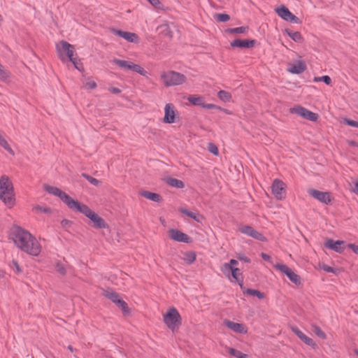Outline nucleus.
Returning a JSON list of instances; mask_svg holds the SVG:
<instances>
[{"label":"nucleus","mask_w":358,"mask_h":358,"mask_svg":"<svg viewBox=\"0 0 358 358\" xmlns=\"http://www.w3.org/2000/svg\"><path fill=\"white\" fill-rule=\"evenodd\" d=\"M56 51L60 60L63 62L66 59H72L76 56V49L74 45L65 41H61L56 44Z\"/></svg>","instance_id":"0eeeda50"},{"label":"nucleus","mask_w":358,"mask_h":358,"mask_svg":"<svg viewBox=\"0 0 358 358\" xmlns=\"http://www.w3.org/2000/svg\"><path fill=\"white\" fill-rule=\"evenodd\" d=\"M239 231L243 234L250 236L262 242H266V238L260 232L255 230L253 227L248 225H243L239 227Z\"/></svg>","instance_id":"2eb2a0df"},{"label":"nucleus","mask_w":358,"mask_h":358,"mask_svg":"<svg viewBox=\"0 0 358 358\" xmlns=\"http://www.w3.org/2000/svg\"><path fill=\"white\" fill-rule=\"evenodd\" d=\"M325 248L335 251L338 253H342L345 248V241H334L333 239L328 238L324 243Z\"/></svg>","instance_id":"f3484780"},{"label":"nucleus","mask_w":358,"mask_h":358,"mask_svg":"<svg viewBox=\"0 0 358 358\" xmlns=\"http://www.w3.org/2000/svg\"><path fill=\"white\" fill-rule=\"evenodd\" d=\"M61 224L64 227H70L71 225V222L69 220L64 219L61 222Z\"/></svg>","instance_id":"bf43d9fd"},{"label":"nucleus","mask_w":358,"mask_h":358,"mask_svg":"<svg viewBox=\"0 0 358 358\" xmlns=\"http://www.w3.org/2000/svg\"><path fill=\"white\" fill-rule=\"evenodd\" d=\"M141 196L156 203H161L163 201L162 196L157 193L143 190L140 192Z\"/></svg>","instance_id":"a878e982"},{"label":"nucleus","mask_w":358,"mask_h":358,"mask_svg":"<svg viewBox=\"0 0 358 358\" xmlns=\"http://www.w3.org/2000/svg\"><path fill=\"white\" fill-rule=\"evenodd\" d=\"M225 326L235 333L245 334L248 333V328L242 323L234 322L229 320L224 322Z\"/></svg>","instance_id":"6ab92c4d"},{"label":"nucleus","mask_w":358,"mask_h":358,"mask_svg":"<svg viewBox=\"0 0 358 358\" xmlns=\"http://www.w3.org/2000/svg\"><path fill=\"white\" fill-rule=\"evenodd\" d=\"M175 27L176 26L173 23L169 24L168 22H164L157 27V30L160 34L165 37L171 38L173 37L172 27Z\"/></svg>","instance_id":"4be33fe9"},{"label":"nucleus","mask_w":358,"mask_h":358,"mask_svg":"<svg viewBox=\"0 0 358 358\" xmlns=\"http://www.w3.org/2000/svg\"><path fill=\"white\" fill-rule=\"evenodd\" d=\"M231 272L229 278H227V279L231 282H237L241 288H243V279L240 269L236 266Z\"/></svg>","instance_id":"b1692460"},{"label":"nucleus","mask_w":358,"mask_h":358,"mask_svg":"<svg viewBox=\"0 0 358 358\" xmlns=\"http://www.w3.org/2000/svg\"><path fill=\"white\" fill-rule=\"evenodd\" d=\"M217 97L224 103L231 102L232 100V95L230 92L225 90H220L217 93Z\"/></svg>","instance_id":"473e14b6"},{"label":"nucleus","mask_w":358,"mask_h":358,"mask_svg":"<svg viewBox=\"0 0 358 358\" xmlns=\"http://www.w3.org/2000/svg\"><path fill=\"white\" fill-rule=\"evenodd\" d=\"M348 247L350 248L355 254L358 255V245L350 243L348 245Z\"/></svg>","instance_id":"6e6d98bb"},{"label":"nucleus","mask_w":358,"mask_h":358,"mask_svg":"<svg viewBox=\"0 0 358 358\" xmlns=\"http://www.w3.org/2000/svg\"><path fill=\"white\" fill-rule=\"evenodd\" d=\"M248 30V27H240L236 28L228 29L226 30L227 33L230 34H244Z\"/></svg>","instance_id":"ea45409f"},{"label":"nucleus","mask_w":358,"mask_h":358,"mask_svg":"<svg viewBox=\"0 0 358 358\" xmlns=\"http://www.w3.org/2000/svg\"><path fill=\"white\" fill-rule=\"evenodd\" d=\"M306 62L302 59L301 57H299V59L289 62L287 66V71L292 74H300L306 70Z\"/></svg>","instance_id":"4468645a"},{"label":"nucleus","mask_w":358,"mask_h":358,"mask_svg":"<svg viewBox=\"0 0 358 358\" xmlns=\"http://www.w3.org/2000/svg\"><path fill=\"white\" fill-rule=\"evenodd\" d=\"M160 80L166 87L182 85L187 82L184 74L173 70L162 71Z\"/></svg>","instance_id":"39448f33"},{"label":"nucleus","mask_w":358,"mask_h":358,"mask_svg":"<svg viewBox=\"0 0 358 358\" xmlns=\"http://www.w3.org/2000/svg\"><path fill=\"white\" fill-rule=\"evenodd\" d=\"M273 267L280 272L281 273L284 274L285 275H288V274L290 273V271H292V269L289 267L287 265L278 262L273 265Z\"/></svg>","instance_id":"c756f323"},{"label":"nucleus","mask_w":358,"mask_h":358,"mask_svg":"<svg viewBox=\"0 0 358 358\" xmlns=\"http://www.w3.org/2000/svg\"><path fill=\"white\" fill-rule=\"evenodd\" d=\"M180 211L182 213H183V214L186 215L187 216H189V213H190V211H189L188 210L185 209V208H181V209L180 210Z\"/></svg>","instance_id":"0e129e2a"},{"label":"nucleus","mask_w":358,"mask_h":358,"mask_svg":"<svg viewBox=\"0 0 358 358\" xmlns=\"http://www.w3.org/2000/svg\"><path fill=\"white\" fill-rule=\"evenodd\" d=\"M67 348H68V350H69L70 352H73V350H73V348L71 345H69Z\"/></svg>","instance_id":"338daca9"},{"label":"nucleus","mask_w":358,"mask_h":358,"mask_svg":"<svg viewBox=\"0 0 358 358\" xmlns=\"http://www.w3.org/2000/svg\"><path fill=\"white\" fill-rule=\"evenodd\" d=\"M82 176L84 178H85L90 183H91L92 185H93L95 187L99 186V185L101 183V182L99 180H97L96 178H95L91 176H89L87 173H83Z\"/></svg>","instance_id":"a19ab883"},{"label":"nucleus","mask_w":358,"mask_h":358,"mask_svg":"<svg viewBox=\"0 0 358 358\" xmlns=\"http://www.w3.org/2000/svg\"><path fill=\"white\" fill-rule=\"evenodd\" d=\"M292 331L305 344H306L308 346L312 347L313 348H316L317 345H316L315 342L311 338L308 337L303 332H302L298 327H292Z\"/></svg>","instance_id":"aec40b11"},{"label":"nucleus","mask_w":358,"mask_h":358,"mask_svg":"<svg viewBox=\"0 0 358 358\" xmlns=\"http://www.w3.org/2000/svg\"><path fill=\"white\" fill-rule=\"evenodd\" d=\"M203 108H207V109H219L220 110L224 111L227 114H231V113L228 110L222 109L220 107H219V106H216L215 104H212V103H203Z\"/></svg>","instance_id":"79ce46f5"},{"label":"nucleus","mask_w":358,"mask_h":358,"mask_svg":"<svg viewBox=\"0 0 358 358\" xmlns=\"http://www.w3.org/2000/svg\"><path fill=\"white\" fill-rule=\"evenodd\" d=\"M203 97L201 96H190L187 98L189 102L194 106H200L203 107Z\"/></svg>","instance_id":"e433bc0d"},{"label":"nucleus","mask_w":358,"mask_h":358,"mask_svg":"<svg viewBox=\"0 0 358 358\" xmlns=\"http://www.w3.org/2000/svg\"><path fill=\"white\" fill-rule=\"evenodd\" d=\"M32 210L36 213H43L47 215H50L52 212V209L50 207L41 205H36L33 206Z\"/></svg>","instance_id":"58836bf2"},{"label":"nucleus","mask_w":358,"mask_h":358,"mask_svg":"<svg viewBox=\"0 0 358 358\" xmlns=\"http://www.w3.org/2000/svg\"><path fill=\"white\" fill-rule=\"evenodd\" d=\"M169 237L177 242L189 243L191 242V238L186 234L176 229H170L169 230Z\"/></svg>","instance_id":"dca6fc26"},{"label":"nucleus","mask_w":358,"mask_h":358,"mask_svg":"<svg viewBox=\"0 0 358 358\" xmlns=\"http://www.w3.org/2000/svg\"><path fill=\"white\" fill-rule=\"evenodd\" d=\"M319 267L320 269H322L323 271H324L326 272L336 273V269H334V268H332L324 263L320 264Z\"/></svg>","instance_id":"09e8293b"},{"label":"nucleus","mask_w":358,"mask_h":358,"mask_svg":"<svg viewBox=\"0 0 358 358\" xmlns=\"http://www.w3.org/2000/svg\"><path fill=\"white\" fill-rule=\"evenodd\" d=\"M113 63L122 69L132 71L143 76H147L148 72L141 66L132 62L114 59Z\"/></svg>","instance_id":"9d476101"},{"label":"nucleus","mask_w":358,"mask_h":358,"mask_svg":"<svg viewBox=\"0 0 358 358\" xmlns=\"http://www.w3.org/2000/svg\"><path fill=\"white\" fill-rule=\"evenodd\" d=\"M351 191L358 196V178L353 181Z\"/></svg>","instance_id":"864d4df0"},{"label":"nucleus","mask_w":358,"mask_h":358,"mask_svg":"<svg viewBox=\"0 0 358 358\" xmlns=\"http://www.w3.org/2000/svg\"><path fill=\"white\" fill-rule=\"evenodd\" d=\"M285 32L292 38V40L298 43H303L304 38L299 31H292L288 29H285Z\"/></svg>","instance_id":"cd10ccee"},{"label":"nucleus","mask_w":358,"mask_h":358,"mask_svg":"<svg viewBox=\"0 0 358 358\" xmlns=\"http://www.w3.org/2000/svg\"><path fill=\"white\" fill-rule=\"evenodd\" d=\"M322 80H323V76H321V77H315L313 78V81L314 82H322Z\"/></svg>","instance_id":"69168bd1"},{"label":"nucleus","mask_w":358,"mask_h":358,"mask_svg":"<svg viewBox=\"0 0 358 358\" xmlns=\"http://www.w3.org/2000/svg\"><path fill=\"white\" fill-rule=\"evenodd\" d=\"M237 258L239 260L245 262L246 263H250V259L248 257H246L244 254H238L237 255Z\"/></svg>","instance_id":"5fc2aeb1"},{"label":"nucleus","mask_w":358,"mask_h":358,"mask_svg":"<svg viewBox=\"0 0 358 358\" xmlns=\"http://www.w3.org/2000/svg\"><path fill=\"white\" fill-rule=\"evenodd\" d=\"M308 192L309 195L315 199L326 205L330 204L333 199L331 193L329 192H322L315 189H310Z\"/></svg>","instance_id":"ddd939ff"},{"label":"nucleus","mask_w":358,"mask_h":358,"mask_svg":"<svg viewBox=\"0 0 358 358\" xmlns=\"http://www.w3.org/2000/svg\"><path fill=\"white\" fill-rule=\"evenodd\" d=\"M12 264H13V266L15 267V270H16V272H17V273H20L22 272V269H21V268H20V266L19 264L17 263V261L13 260V261L12 262Z\"/></svg>","instance_id":"13d9d810"},{"label":"nucleus","mask_w":358,"mask_h":358,"mask_svg":"<svg viewBox=\"0 0 358 358\" xmlns=\"http://www.w3.org/2000/svg\"><path fill=\"white\" fill-rule=\"evenodd\" d=\"M73 210L85 215L92 222V227L95 229H101L108 227L106 221L85 203L78 201Z\"/></svg>","instance_id":"20e7f679"},{"label":"nucleus","mask_w":358,"mask_h":358,"mask_svg":"<svg viewBox=\"0 0 358 358\" xmlns=\"http://www.w3.org/2000/svg\"><path fill=\"white\" fill-rule=\"evenodd\" d=\"M0 147L11 156H15V153L10 144V140L1 131H0Z\"/></svg>","instance_id":"412c9836"},{"label":"nucleus","mask_w":358,"mask_h":358,"mask_svg":"<svg viewBox=\"0 0 358 358\" xmlns=\"http://www.w3.org/2000/svg\"><path fill=\"white\" fill-rule=\"evenodd\" d=\"M291 114L297 115L303 119L311 122H317L319 119V115L312 112L301 105H296L289 110Z\"/></svg>","instance_id":"1a4fd4ad"},{"label":"nucleus","mask_w":358,"mask_h":358,"mask_svg":"<svg viewBox=\"0 0 358 358\" xmlns=\"http://www.w3.org/2000/svg\"><path fill=\"white\" fill-rule=\"evenodd\" d=\"M322 82H324L327 85H331V78L329 76H323V80Z\"/></svg>","instance_id":"4d7b16f0"},{"label":"nucleus","mask_w":358,"mask_h":358,"mask_svg":"<svg viewBox=\"0 0 358 358\" xmlns=\"http://www.w3.org/2000/svg\"><path fill=\"white\" fill-rule=\"evenodd\" d=\"M162 321L172 334H177L182 324V318L179 311L174 306L169 307L162 313Z\"/></svg>","instance_id":"7ed1b4c3"},{"label":"nucleus","mask_w":358,"mask_h":358,"mask_svg":"<svg viewBox=\"0 0 358 358\" xmlns=\"http://www.w3.org/2000/svg\"><path fill=\"white\" fill-rule=\"evenodd\" d=\"M208 150L210 152H211L215 156H217L219 155V150L214 143H209L208 145Z\"/></svg>","instance_id":"3c124183"},{"label":"nucleus","mask_w":358,"mask_h":358,"mask_svg":"<svg viewBox=\"0 0 358 358\" xmlns=\"http://www.w3.org/2000/svg\"><path fill=\"white\" fill-rule=\"evenodd\" d=\"M180 120V113L172 103H166L164 107L162 122L165 124H173Z\"/></svg>","instance_id":"6e6552de"},{"label":"nucleus","mask_w":358,"mask_h":358,"mask_svg":"<svg viewBox=\"0 0 358 358\" xmlns=\"http://www.w3.org/2000/svg\"><path fill=\"white\" fill-rule=\"evenodd\" d=\"M261 257H262V259L265 261H267V262H271V257L270 255L266 254V253H261Z\"/></svg>","instance_id":"052dcab7"},{"label":"nucleus","mask_w":358,"mask_h":358,"mask_svg":"<svg viewBox=\"0 0 358 358\" xmlns=\"http://www.w3.org/2000/svg\"><path fill=\"white\" fill-rule=\"evenodd\" d=\"M287 185L280 179H275L271 185V192L274 197L282 201L286 197Z\"/></svg>","instance_id":"9b49d317"},{"label":"nucleus","mask_w":358,"mask_h":358,"mask_svg":"<svg viewBox=\"0 0 358 358\" xmlns=\"http://www.w3.org/2000/svg\"><path fill=\"white\" fill-rule=\"evenodd\" d=\"M12 239L22 252L32 257H38L43 251L40 241L30 231L19 226L12 228Z\"/></svg>","instance_id":"f257e3e1"},{"label":"nucleus","mask_w":358,"mask_h":358,"mask_svg":"<svg viewBox=\"0 0 358 358\" xmlns=\"http://www.w3.org/2000/svg\"><path fill=\"white\" fill-rule=\"evenodd\" d=\"M312 330L313 333L320 338L325 340L327 336L325 332L317 324L312 325Z\"/></svg>","instance_id":"4c0bfd02"},{"label":"nucleus","mask_w":358,"mask_h":358,"mask_svg":"<svg viewBox=\"0 0 358 358\" xmlns=\"http://www.w3.org/2000/svg\"><path fill=\"white\" fill-rule=\"evenodd\" d=\"M113 34L116 36H118L124 40H126L128 42L134 43H138L140 42V38L139 36L133 32L129 31H124L122 30L118 29H114L113 31Z\"/></svg>","instance_id":"a211bd4d"},{"label":"nucleus","mask_w":358,"mask_h":358,"mask_svg":"<svg viewBox=\"0 0 358 358\" xmlns=\"http://www.w3.org/2000/svg\"><path fill=\"white\" fill-rule=\"evenodd\" d=\"M9 76V73L5 70L4 67L0 64V79L6 80Z\"/></svg>","instance_id":"8fccbe9b"},{"label":"nucleus","mask_w":358,"mask_h":358,"mask_svg":"<svg viewBox=\"0 0 358 358\" xmlns=\"http://www.w3.org/2000/svg\"><path fill=\"white\" fill-rule=\"evenodd\" d=\"M348 143L351 146L358 148V143L355 141H348Z\"/></svg>","instance_id":"e2e57ef3"},{"label":"nucleus","mask_w":358,"mask_h":358,"mask_svg":"<svg viewBox=\"0 0 358 358\" xmlns=\"http://www.w3.org/2000/svg\"><path fill=\"white\" fill-rule=\"evenodd\" d=\"M69 61H71L73 63L74 67L76 69H78L80 71H83V66L81 63L78 62L76 55L72 57V59H69Z\"/></svg>","instance_id":"a18cd8bd"},{"label":"nucleus","mask_w":358,"mask_h":358,"mask_svg":"<svg viewBox=\"0 0 358 358\" xmlns=\"http://www.w3.org/2000/svg\"><path fill=\"white\" fill-rule=\"evenodd\" d=\"M288 279L294 283L296 286H301L302 284L301 278L297 273H296L293 270L290 271L288 275H286Z\"/></svg>","instance_id":"7c9ffc66"},{"label":"nucleus","mask_w":358,"mask_h":358,"mask_svg":"<svg viewBox=\"0 0 358 358\" xmlns=\"http://www.w3.org/2000/svg\"><path fill=\"white\" fill-rule=\"evenodd\" d=\"M196 259V254L193 251H188L183 254L182 259L188 264H193Z\"/></svg>","instance_id":"2f4dec72"},{"label":"nucleus","mask_w":358,"mask_h":358,"mask_svg":"<svg viewBox=\"0 0 358 358\" xmlns=\"http://www.w3.org/2000/svg\"><path fill=\"white\" fill-rule=\"evenodd\" d=\"M109 90L113 94H120L121 92V90L117 87H110Z\"/></svg>","instance_id":"680f3d73"},{"label":"nucleus","mask_w":358,"mask_h":358,"mask_svg":"<svg viewBox=\"0 0 358 358\" xmlns=\"http://www.w3.org/2000/svg\"><path fill=\"white\" fill-rule=\"evenodd\" d=\"M238 265V262L236 259H231L229 262L224 263L220 267V271L222 274L227 278H229L231 271L234 268Z\"/></svg>","instance_id":"393cba45"},{"label":"nucleus","mask_w":358,"mask_h":358,"mask_svg":"<svg viewBox=\"0 0 358 358\" xmlns=\"http://www.w3.org/2000/svg\"><path fill=\"white\" fill-rule=\"evenodd\" d=\"M43 189L50 194L59 197L67 207L73 210L78 201L73 199L59 188L48 184L43 185Z\"/></svg>","instance_id":"423d86ee"},{"label":"nucleus","mask_w":358,"mask_h":358,"mask_svg":"<svg viewBox=\"0 0 358 358\" xmlns=\"http://www.w3.org/2000/svg\"><path fill=\"white\" fill-rule=\"evenodd\" d=\"M0 200L9 208H12L16 203L14 185L7 175L0 177Z\"/></svg>","instance_id":"f03ea898"},{"label":"nucleus","mask_w":358,"mask_h":358,"mask_svg":"<svg viewBox=\"0 0 358 358\" xmlns=\"http://www.w3.org/2000/svg\"><path fill=\"white\" fill-rule=\"evenodd\" d=\"M256 43L255 40H240L236 39L231 42V46L233 48H252Z\"/></svg>","instance_id":"5701e85b"},{"label":"nucleus","mask_w":358,"mask_h":358,"mask_svg":"<svg viewBox=\"0 0 358 358\" xmlns=\"http://www.w3.org/2000/svg\"><path fill=\"white\" fill-rule=\"evenodd\" d=\"M215 17L220 22H227L230 19L229 15L225 13L216 14Z\"/></svg>","instance_id":"de8ad7c7"},{"label":"nucleus","mask_w":358,"mask_h":358,"mask_svg":"<svg viewBox=\"0 0 358 358\" xmlns=\"http://www.w3.org/2000/svg\"><path fill=\"white\" fill-rule=\"evenodd\" d=\"M166 182L171 187H174L176 189H182L185 187V183L181 180L175 178H167L166 179Z\"/></svg>","instance_id":"c85d7f7f"},{"label":"nucleus","mask_w":358,"mask_h":358,"mask_svg":"<svg viewBox=\"0 0 358 358\" xmlns=\"http://www.w3.org/2000/svg\"><path fill=\"white\" fill-rule=\"evenodd\" d=\"M96 86V82L91 78H87L86 83L84 84V87L90 90L95 89Z\"/></svg>","instance_id":"49530a36"},{"label":"nucleus","mask_w":358,"mask_h":358,"mask_svg":"<svg viewBox=\"0 0 358 358\" xmlns=\"http://www.w3.org/2000/svg\"><path fill=\"white\" fill-rule=\"evenodd\" d=\"M188 217L194 219L197 222H201L204 220L203 216L199 214V213H193L191 211Z\"/></svg>","instance_id":"c03bdc74"},{"label":"nucleus","mask_w":358,"mask_h":358,"mask_svg":"<svg viewBox=\"0 0 358 358\" xmlns=\"http://www.w3.org/2000/svg\"><path fill=\"white\" fill-rule=\"evenodd\" d=\"M227 351L230 356L236 358H248V355L233 348H227Z\"/></svg>","instance_id":"72a5a7b5"},{"label":"nucleus","mask_w":358,"mask_h":358,"mask_svg":"<svg viewBox=\"0 0 358 358\" xmlns=\"http://www.w3.org/2000/svg\"><path fill=\"white\" fill-rule=\"evenodd\" d=\"M56 271L60 273L61 275H65L66 273V269L65 265L62 262H57L55 264Z\"/></svg>","instance_id":"37998d69"},{"label":"nucleus","mask_w":358,"mask_h":358,"mask_svg":"<svg viewBox=\"0 0 358 358\" xmlns=\"http://www.w3.org/2000/svg\"><path fill=\"white\" fill-rule=\"evenodd\" d=\"M343 121L345 124H346L348 126L358 128V122L357 121L350 120L348 118H343Z\"/></svg>","instance_id":"603ef678"},{"label":"nucleus","mask_w":358,"mask_h":358,"mask_svg":"<svg viewBox=\"0 0 358 358\" xmlns=\"http://www.w3.org/2000/svg\"><path fill=\"white\" fill-rule=\"evenodd\" d=\"M355 353L358 356V349L355 350Z\"/></svg>","instance_id":"774afa93"},{"label":"nucleus","mask_w":358,"mask_h":358,"mask_svg":"<svg viewBox=\"0 0 358 358\" xmlns=\"http://www.w3.org/2000/svg\"><path fill=\"white\" fill-rule=\"evenodd\" d=\"M245 294H248L254 296H257L259 299L262 300L265 298V294L258 289H246L243 291Z\"/></svg>","instance_id":"f704fd0d"},{"label":"nucleus","mask_w":358,"mask_h":358,"mask_svg":"<svg viewBox=\"0 0 358 358\" xmlns=\"http://www.w3.org/2000/svg\"><path fill=\"white\" fill-rule=\"evenodd\" d=\"M103 295L111 300L114 303L117 304L122 300L120 295L110 289H107L103 291Z\"/></svg>","instance_id":"bb28decb"},{"label":"nucleus","mask_w":358,"mask_h":358,"mask_svg":"<svg viewBox=\"0 0 358 358\" xmlns=\"http://www.w3.org/2000/svg\"><path fill=\"white\" fill-rule=\"evenodd\" d=\"M276 14L283 20L294 24H301L300 19L292 14L289 10L285 6L282 5L275 8Z\"/></svg>","instance_id":"f8f14e48"},{"label":"nucleus","mask_w":358,"mask_h":358,"mask_svg":"<svg viewBox=\"0 0 358 358\" xmlns=\"http://www.w3.org/2000/svg\"><path fill=\"white\" fill-rule=\"evenodd\" d=\"M116 305L119 308L121 309L122 314L124 316H129L131 315V309L129 308L127 303L124 300L122 299Z\"/></svg>","instance_id":"c9c22d12"}]
</instances>
